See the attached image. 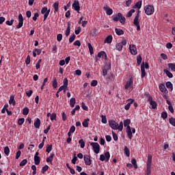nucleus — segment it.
<instances>
[{
    "label": "nucleus",
    "instance_id": "obj_58",
    "mask_svg": "<svg viewBox=\"0 0 175 175\" xmlns=\"http://www.w3.org/2000/svg\"><path fill=\"white\" fill-rule=\"evenodd\" d=\"M38 17H39V13L36 12L34 14V16L32 17V20H33V21H36V20H38Z\"/></svg>",
    "mask_w": 175,
    "mask_h": 175
},
{
    "label": "nucleus",
    "instance_id": "obj_55",
    "mask_svg": "<svg viewBox=\"0 0 175 175\" xmlns=\"http://www.w3.org/2000/svg\"><path fill=\"white\" fill-rule=\"evenodd\" d=\"M24 121H25V119H24L23 118L18 119V125H23V124H24Z\"/></svg>",
    "mask_w": 175,
    "mask_h": 175
},
{
    "label": "nucleus",
    "instance_id": "obj_8",
    "mask_svg": "<svg viewBox=\"0 0 175 175\" xmlns=\"http://www.w3.org/2000/svg\"><path fill=\"white\" fill-rule=\"evenodd\" d=\"M111 68V66L110 64H105L104 68L102 70V75L103 76H107V72L110 70Z\"/></svg>",
    "mask_w": 175,
    "mask_h": 175
},
{
    "label": "nucleus",
    "instance_id": "obj_26",
    "mask_svg": "<svg viewBox=\"0 0 175 175\" xmlns=\"http://www.w3.org/2000/svg\"><path fill=\"white\" fill-rule=\"evenodd\" d=\"M142 55H139L138 56H137V64L138 66H140V65H142Z\"/></svg>",
    "mask_w": 175,
    "mask_h": 175
},
{
    "label": "nucleus",
    "instance_id": "obj_2",
    "mask_svg": "<svg viewBox=\"0 0 175 175\" xmlns=\"http://www.w3.org/2000/svg\"><path fill=\"white\" fill-rule=\"evenodd\" d=\"M151 162H152V156L151 154H148L147 160V168L146 171V175L151 174Z\"/></svg>",
    "mask_w": 175,
    "mask_h": 175
},
{
    "label": "nucleus",
    "instance_id": "obj_13",
    "mask_svg": "<svg viewBox=\"0 0 175 175\" xmlns=\"http://www.w3.org/2000/svg\"><path fill=\"white\" fill-rule=\"evenodd\" d=\"M103 10H105V12H106V14L108 16H111L113 14V9H111L107 6H105V7H103Z\"/></svg>",
    "mask_w": 175,
    "mask_h": 175
},
{
    "label": "nucleus",
    "instance_id": "obj_56",
    "mask_svg": "<svg viewBox=\"0 0 175 175\" xmlns=\"http://www.w3.org/2000/svg\"><path fill=\"white\" fill-rule=\"evenodd\" d=\"M68 79L65 78L63 81L64 87H65V88H68Z\"/></svg>",
    "mask_w": 175,
    "mask_h": 175
},
{
    "label": "nucleus",
    "instance_id": "obj_53",
    "mask_svg": "<svg viewBox=\"0 0 175 175\" xmlns=\"http://www.w3.org/2000/svg\"><path fill=\"white\" fill-rule=\"evenodd\" d=\"M170 124H171V125H172L173 126H175V118H170Z\"/></svg>",
    "mask_w": 175,
    "mask_h": 175
},
{
    "label": "nucleus",
    "instance_id": "obj_5",
    "mask_svg": "<svg viewBox=\"0 0 175 175\" xmlns=\"http://www.w3.org/2000/svg\"><path fill=\"white\" fill-rule=\"evenodd\" d=\"M90 146H92L95 154H99L100 146H99V144H98V142H92L90 144Z\"/></svg>",
    "mask_w": 175,
    "mask_h": 175
},
{
    "label": "nucleus",
    "instance_id": "obj_45",
    "mask_svg": "<svg viewBox=\"0 0 175 175\" xmlns=\"http://www.w3.org/2000/svg\"><path fill=\"white\" fill-rule=\"evenodd\" d=\"M161 118H163V120H166V118H167V113L163 111L161 113Z\"/></svg>",
    "mask_w": 175,
    "mask_h": 175
},
{
    "label": "nucleus",
    "instance_id": "obj_38",
    "mask_svg": "<svg viewBox=\"0 0 175 175\" xmlns=\"http://www.w3.org/2000/svg\"><path fill=\"white\" fill-rule=\"evenodd\" d=\"M150 106H152V109H157V102L154 100H152L150 102Z\"/></svg>",
    "mask_w": 175,
    "mask_h": 175
},
{
    "label": "nucleus",
    "instance_id": "obj_57",
    "mask_svg": "<svg viewBox=\"0 0 175 175\" xmlns=\"http://www.w3.org/2000/svg\"><path fill=\"white\" fill-rule=\"evenodd\" d=\"M13 23H14V19H11V21H7L5 22L7 25H13Z\"/></svg>",
    "mask_w": 175,
    "mask_h": 175
},
{
    "label": "nucleus",
    "instance_id": "obj_1",
    "mask_svg": "<svg viewBox=\"0 0 175 175\" xmlns=\"http://www.w3.org/2000/svg\"><path fill=\"white\" fill-rule=\"evenodd\" d=\"M109 126L115 131L118 129L120 132H122V129H124V122L122 121L118 124L115 120H109Z\"/></svg>",
    "mask_w": 175,
    "mask_h": 175
},
{
    "label": "nucleus",
    "instance_id": "obj_14",
    "mask_svg": "<svg viewBox=\"0 0 175 175\" xmlns=\"http://www.w3.org/2000/svg\"><path fill=\"white\" fill-rule=\"evenodd\" d=\"M84 161L85 165L90 166L91 165V157H90L88 154L84 155Z\"/></svg>",
    "mask_w": 175,
    "mask_h": 175
},
{
    "label": "nucleus",
    "instance_id": "obj_42",
    "mask_svg": "<svg viewBox=\"0 0 175 175\" xmlns=\"http://www.w3.org/2000/svg\"><path fill=\"white\" fill-rule=\"evenodd\" d=\"M131 124V120L127 119L124 121V126H129V124Z\"/></svg>",
    "mask_w": 175,
    "mask_h": 175
},
{
    "label": "nucleus",
    "instance_id": "obj_40",
    "mask_svg": "<svg viewBox=\"0 0 175 175\" xmlns=\"http://www.w3.org/2000/svg\"><path fill=\"white\" fill-rule=\"evenodd\" d=\"M47 170H49V165H45L42 168L41 172L42 173V174H44V173H46Z\"/></svg>",
    "mask_w": 175,
    "mask_h": 175
},
{
    "label": "nucleus",
    "instance_id": "obj_16",
    "mask_svg": "<svg viewBox=\"0 0 175 175\" xmlns=\"http://www.w3.org/2000/svg\"><path fill=\"white\" fill-rule=\"evenodd\" d=\"M142 78L146 77V69L144 68V62L141 65Z\"/></svg>",
    "mask_w": 175,
    "mask_h": 175
},
{
    "label": "nucleus",
    "instance_id": "obj_60",
    "mask_svg": "<svg viewBox=\"0 0 175 175\" xmlns=\"http://www.w3.org/2000/svg\"><path fill=\"white\" fill-rule=\"evenodd\" d=\"M82 109L83 110H85V111H88V107H87V105H85V103H82Z\"/></svg>",
    "mask_w": 175,
    "mask_h": 175
},
{
    "label": "nucleus",
    "instance_id": "obj_63",
    "mask_svg": "<svg viewBox=\"0 0 175 175\" xmlns=\"http://www.w3.org/2000/svg\"><path fill=\"white\" fill-rule=\"evenodd\" d=\"M75 75H76L77 76H81V70H76Z\"/></svg>",
    "mask_w": 175,
    "mask_h": 175
},
{
    "label": "nucleus",
    "instance_id": "obj_12",
    "mask_svg": "<svg viewBox=\"0 0 175 175\" xmlns=\"http://www.w3.org/2000/svg\"><path fill=\"white\" fill-rule=\"evenodd\" d=\"M72 8H74L75 10L77 12V13H80V3L79 1H75L72 3Z\"/></svg>",
    "mask_w": 175,
    "mask_h": 175
},
{
    "label": "nucleus",
    "instance_id": "obj_4",
    "mask_svg": "<svg viewBox=\"0 0 175 175\" xmlns=\"http://www.w3.org/2000/svg\"><path fill=\"white\" fill-rule=\"evenodd\" d=\"M144 10L147 16H151V14H154V12H155V8L152 5H148L144 7Z\"/></svg>",
    "mask_w": 175,
    "mask_h": 175
},
{
    "label": "nucleus",
    "instance_id": "obj_19",
    "mask_svg": "<svg viewBox=\"0 0 175 175\" xmlns=\"http://www.w3.org/2000/svg\"><path fill=\"white\" fill-rule=\"evenodd\" d=\"M9 103H10V105L16 106V100H14V96H13V95L10 96Z\"/></svg>",
    "mask_w": 175,
    "mask_h": 175
},
{
    "label": "nucleus",
    "instance_id": "obj_29",
    "mask_svg": "<svg viewBox=\"0 0 175 175\" xmlns=\"http://www.w3.org/2000/svg\"><path fill=\"white\" fill-rule=\"evenodd\" d=\"M10 153V149L9 148V146H5L4 148V154L8 157Z\"/></svg>",
    "mask_w": 175,
    "mask_h": 175
},
{
    "label": "nucleus",
    "instance_id": "obj_20",
    "mask_svg": "<svg viewBox=\"0 0 175 175\" xmlns=\"http://www.w3.org/2000/svg\"><path fill=\"white\" fill-rule=\"evenodd\" d=\"M97 57L98 58H101V57L103 58L105 57V58L107 57V55H106V53L105 51H100V53H98Z\"/></svg>",
    "mask_w": 175,
    "mask_h": 175
},
{
    "label": "nucleus",
    "instance_id": "obj_62",
    "mask_svg": "<svg viewBox=\"0 0 175 175\" xmlns=\"http://www.w3.org/2000/svg\"><path fill=\"white\" fill-rule=\"evenodd\" d=\"M119 19H120V17L118 16V15H116V16H113V20L115 22L118 21Z\"/></svg>",
    "mask_w": 175,
    "mask_h": 175
},
{
    "label": "nucleus",
    "instance_id": "obj_7",
    "mask_svg": "<svg viewBox=\"0 0 175 175\" xmlns=\"http://www.w3.org/2000/svg\"><path fill=\"white\" fill-rule=\"evenodd\" d=\"M128 88H129L131 91L133 90V80H132V79H129L126 83L124 89L128 90Z\"/></svg>",
    "mask_w": 175,
    "mask_h": 175
},
{
    "label": "nucleus",
    "instance_id": "obj_52",
    "mask_svg": "<svg viewBox=\"0 0 175 175\" xmlns=\"http://www.w3.org/2000/svg\"><path fill=\"white\" fill-rule=\"evenodd\" d=\"M57 119V114L55 113H53L51 116V120L54 121V120Z\"/></svg>",
    "mask_w": 175,
    "mask_h": 175
},
{
    "label": "nucleus",
    "instance_id": "obj_46",
    "mask_svg": "<svg viewBox=\"0 0 175 175\" xmlns=\"http://www.w3.org/2000/svg\"><path fill=\"white\" fill-rule=\"evenodd\" d=\"M112 136H113V139L115 142H117V140H118V136H117V134L116 133H114V131H112Z\"/></svg>",
    "mask_w": 175,
    "mask_h": 175
},
{
    "label": "nucleus",
    "instance_id": "obj_41",
    "mask_svg": "<svg viewBox=\"0 0 175 175\" xmlns=\"http://www.w3.org/2000/svg\"><path fill=\"white\" fill-rule=\"evenodd\" d=\"M51 150H53V145H52V144H51V145H47V146H46V151L48 153H50V152L51 151Z\"/></svg>",
    "mask_w": 175,
    "mask_h": 175
},
{
    "label": "nucleus",
    "instance_id": "obj_9",
    "mask_svg": "<svg viewBox=\"0 0 175 175\" xmlns=\"http://www.w3.org/2000/svg\"><path fill=\"white\" fill-rule=\"evenodd\" d=\"M133 24L137 27V31H140V22H139V15L136 14L134 21Z\"/></svg>",
    "mask_w": 175,
    "mask_h": 175
},
{
    "label": "nucleus",
    "instance_id": "obj_48",
    "mask_svg": "<svg viewBox=\"0 0 175 175\" xmlns=\"http://www.w3.org/2000/svg\"><path fill=\"white\" fill-rule=\"evenodd\" d=\"M101 118V122H103V124H107V119L106 118V116H102Z\"/></svg>",
    "mask_w": 175,
    "mask_h": 175
},
{
    "label": "nucleus",
    "instance_id": "obj_30",
    "mask_svg": "<svg viewBox=\"0 0 175 175\" xmlns=\"http://www.w3.org/2000/svg\"><path fill=\"white\" fill-rule=\"evenodd\" d=\"M79 144H80L81 148H84V147H85V142H84L83 139L79 141Z\"/></svg>",
    "mask_w": 175,
    "mask_h": 175
},
{
    "label": "nucleus",
    "instance_id": "obj_28",
    "mask_svg": "<svg viewBox=\"0 0 175 175\" xmlns=\"http://www.w3.org/2000/svg\"><path fill=\"white\" fill-rule=\"evenodd\" d=\"M165 85L167 88H169L171 91H173V84H172V82L168 81L165 83Z\"/></svg>",
    "mask_w": 175,
    "mask_h": 175
},
{
    "label": "nucleus",
    "instance_id": "obj_34",
    "mask_svg": "<svg viewBox=\"0 0 175 175\" xmlns=\"http://www.w3.org/2000/svg\"><path fill=\"white\" fill-rule=\"evenodd\" d=\"M52 85L53 88H57V87H58V83H57V78L53 77Z\"/></svg>",
    "mask_w": 175,
    "mask_h": 175
},
{
    "label": "nucleus",
    "instance_id": "obj_25",
    "mask_svg": "<svg viewBox=\"0 0 175 175\" xmlns=\"http://www.w3.org/2000/svg\"><path fill=\"white\" fill-rule=\"evenodd\" d=\"M122 47H123L122 44H121L120 42L117 43L116 44V48L117 49L118 51H121L122 50Z\"/></svg>",
    "mask_w": 175,
    "mask_h": 175
},
{
    "label": "nucleus",
    "instance_id": "obj_35",
    "mask_svg": "<svg viewBox=\"0 0 175 175\" xmlns=\"http://www.w3.org/2000/svg\"><path fill=\"white\" fill-rule=\"evenodd\" d=\"M59 6V3H58V1H56L55 3H54L53 8L55 9V12H58Z\"/></svg>",
    "mask_w": 175,
    "mask_h": 175
},
{
    "label": "nucleus",
    "instance_id": "obj_31",
    "mask_svg": "<svg viewBox=\"0 0 175 175\" xmlns=\"http://www.w3.org/2000/svg\"><path fill=\"white\" fill-rule=\"evenodd\" d=\"M89 51L90 53V55H92L94 54V48L92 47V45H91L90 43L88 44Z\"/></svg>",
    "mask_w": 175,
    "mask_h": 175
},
{
    "label": "nucleus",
    "instance_id": "obj_24",
    "mask_svg": "<svg viewBox=\"0 0 175 175\" xmlns=\"http://www.w3.org/2000/svg\"><path fill=\"white\" fill-rule=\"evenodd\" d=\"M75 105H76V98H70V106H71V107H75Z\"/></svg>",
    "mask_w": 175,
    "mask_h": 175
},
{
    "label": "nucleus",
    "instance_id": "obj_17",
    "mask_svg": "<svg viewBox=\"0 0 175 175\" xmlns=\"http://www.w3.org/2000/svg\"><path fill=\"white\" fill-rule=\"evenodd\" d=\"M159 90H160V91H161V92H163L165 94H167V89H166V86H165V85L160 84Z\"/></svg>",
    "mask_w": 175,
    "mask_h": 175
},
{
    "label": "nucleus",
    "instance_id": "obj_39",
    "mask_svg": "<svg viewBox=\"0 0 175 175\" xmlns=\"http://www.w3.org/2000/svg\"><path fill=\"white\" fill-rule=\"evenodd\" d=\"M124 154L126 155V157H129V155H131V153L129 152V148H128L127 146L124 147Z\"/></svg>",
    "mask_w": 175,
    "mask_h": 175
},
{
    "label": "nucleus",
    "instance_id": "obj_43",
    "mask_svg": "<svg viewBox=\"0 0 175 175\" xmlns=\"http://www.w3.org/2000/svg\"><path fill=\"white\" fill-rule=\"evenodd\" d=\"M104 156L105 158V161H107H107H109V159H110V152H105Z\"/></svg>",
    "mask_w": 175,
    "mask_h": 175
},
{
    "label": "nucleus",
    "instance_id": "obj_49",
    "mask_svg": "<svg viewBox=\"0 0 175 175\" xmlns=\"http://www.w3.org/2000/svg\"><path fill=\"white\" fill-rule=\"evenodd\" d=\"M26 65H29L31 64V56L27 55V59L25 60Z\"/></svg>",
    "mask_w": 175,
    "mask_h": 175
},
{
    "label": "nucleus",
    "instance_id": "obj_61",
    "mask_svg": "<svg viewBox=\"0 0 175 175\" xmlns=\"http://www.w3.org/2000/svg\"><path fill=\"white\" fill-rule=\"evenodd\" d=\"M33 92L32 90H29V91L26 92L27 96H28V98L31 97Z\"/></svg>",
    "mask_w": 175,
    "mask_h": 175
},
{
    "label": "nucleus",
    "instance_id": "obj_15",
    "mask_svg": "<svg viewBox=\"0 0 175 175\" xmlns=\"http://www.w3.org/2000/svg\"><path fill=\"white\" fill-rule=\"evenodd\" d=\"M34 127L36 129H39L40 128V119L39 118H36L34 120Z\"/></svg>",
    "mask_w": 175,
    "mask_h": 175
},
{
    "label": "nucleus",
    "instance_id": "obj_27",
    "mask_svg": "<svg viewBox=\"0 0 175 175\" xmlns=\"http://www.w3.org/2000/svg\"><path fill=\"white\" fill-rule=\"evenodd\" d=\"M90 121V120L88 118L85 119L83 120V122H82V125L83 126H84V128H88V122Z\"/></svg>",
    "mask_w": 175,
    "mask_h": 175
},
{
    "label": "nucleus",
    "instance_id": "obj_10",
    "mask_svg": "<svg viewBox=\"0 0 175 175\" xmlns=\"http://www.w3.org/2000/svg\"><path fill=\"white\" fill-rule=\"evenodd\" d=\"M24 24V18H23V14H20L18 15V24L16 25V28L18 29H20L23 27V25Z\"/></svg>",
    "mask_w": 175,
    "mask_h": 175
},
{
    "label": "nucleus",
    "instance_id": "obj_64",
    "mask_svg": "<svg viewBox=\"0 0 175 175\" xmlns=\"http://www.w3.org/2000/svg\"><path fill=\"white\" fill-rule=\"evenodd\" d=\"M172 35L174 36V42H175V27H172Z\"/></svg>",
    "mask_w": 175,
    "mask_h": 175
},
{
    "label": "nucleus",
    "instance_id": "obj_36",
    "mask_svg": "<svg viewBox=\"0 0 175 175\" xmlns=\"http://www.w3.org/2000/svg\"><path fill=\"white\" fill-rule=\"evenodd\" d=\"M168 68L171 69L173 72H175V64L173 63L168 64Z\"/></svg>",
    "mask_w": 175,
    "mask_h": 175
},
{
    "label": "nucleus",
    "instance_id": "obj_44",
    "mask_svg": "<svg viewBox=\"0 0 175 175\" xmlns=\"http://www.w3.org/2000/svg\"><path fill=\"white\" fill-rule=\"evenodd\" d=\"M131 163H132V165H133L135 169H137V163H136V159H132Z\"/></svg>",
    "mask_w": 175,
    "mask_h": 175
},
{
    "label": "nucleus",
    "instance_id": "obj_23",
    "mask_svg": "<svg viewBox=\"0 0 175 175\" xmlns=\"http://www.w3.org/2000/svg\"><path fill=\"white\" fill-rule=\"evenodd\" d=\"M115 32H116V35H119V36L124 35V31H122V29H121L116 28Z\"/></svg>",
    "mask_w": 175,
    "mask_h": 175
},
{
    "label": "nucleus",
    "instance_id": "obj_11",
    "mask_svg": "<svg viewBox=\"0 0 175 175\" xmlns=\"http://www.w3.org/2000/svg\"><path fill=\"white\" fill-rule=\"evenodd\" d=\"M129 50H130V53L132 54V55H136L137 54V51L136 49V45L130 44Z\"/></svg>",
    "mask_w": 175,
    "mask_h": 175
},
{
    "label": "nucleus",
    "instance_id": "obj_37",
    "mask_svg": "<svg viewBox=\"0 0 175 175\" xmlns=\"http://www.w3.org/2000/svg\"><path fill=\"white\" fill-rule=\"evenodd\" d=\"M70 34V25L68 24L65 32V35L66 36H68Z\"/></svg>",
    "mask_w": 175,
    "mask_h": 175
},
{
    "label": "nucleus",
    "instance_id": "obj_18",
    "mask_svg": "<svg viewBox=\"0 0 175 175\" xmlns=\"http://www.w3.org/2000/svg\"><path fill=\"white\" fill-rule=\"evenodd\" d=\"M118 17H119L120 23H121V24H125V17L122 16V14L119 12Z\"/></svg>",
    "mask_w": 175,
    "mask_h": 175
},
{
    "label": "nucleus",
    "instance_id": "obj_51",
    "mask_svg": "<svg viewBox=\"0 0 175 175\" xmlns=\"http://www.w3.org/2000/svg\"><path fill=\"white\" fill-rule=\"evenodd\" d=\"M75 39H76V35L73 34L72 36L69 38V43H73Z\"/></svg>",
    "mask_w": 175,
    "mask_h": 175
},
{
    "label": "nucleus",
    "instance_id": "obj_47",
    "mask_svg": "<svg viewBox=\"0 0 175 175\" xmlns=\"http://www.w3.org/2000/svg\"><path fill=\"white\" fill-rule=\"evenodd\" d=\"M135 13V10H131L126 14V17H132V14Z\"/></svg>",
    "mask_w": 175,
    "mask_h": 175
},
{
    "label": "nucleus",
    "instance_id": "obj_50",
    "mask_svg": "<svg viewBox=\"0 0 175 175\" xmlns=\"http://www.w3.org/2000/svg\"><path fill=\"white\" fill-rule=\"evenodd\" d=\"M28 161L27 159H23L21 163H20V166H25L27 165Z\"/></svg>",
    "mask_w": 175,
    "mask_h": 175
},
{
    "label": "nucleus",
    "instance_id": "obj_22",
    "mask_svg": "<svg viewBox=\"0 0 175 175\" xmlns=\"http://www.w3.org/2000/svg\"><path fill=\"white\" fill-rule=\"evenodd\" d=\"M164 73H165V75H167V77H169L170 79H172L173 77V74H172V72H170V71L164 69L163 70Z\"/></svg>",
    "mask_w": 175,
    "mask_h": 175
},
{
    "label": "nucleus",
    "instance_id": "obj_33",
    "mask_svg": "<svg viewBox=\"0 0 175 175\" xmlns=\"http://www.w3.org/2000/svg\"><path fill=\"white\" fill-rule=\"evenodd\" d=\"M29 113V109L28 107H25L23 110V116H28Z\"/></svg>",
    "mask_w": 175,
    "mask_h": 175
},
{
    "label": "nucleus",
    "instance_id": "obj_3",
    "mask_svg": "<svg viewBox=\"0 0 175 175\" xmlns=\"http://www.w3.org/2000/svg\"><path fill=\"white\" fill-rule=\"evenodd\" d=\"M126 132L127 133V137H129L130 140H132L133 137V133H136V129H135V128H131V126H128Z\"/></svg>",
    "mask_w": 175,
    "mask_h": 175
},
{
    "label": "nucleus",
    "instance_id": "obj_21",
    "mask_svg": "<svg viewBox=\"0 0 175 175\" xmlns=\"http://www.w3.org/2000/svg\"><path fill=\"white\" fill-rule=\"evenodd\" d=\"M113 41V36H108L105 40V43H111Z\"/></svg>",
    "mask_w": 175,
    "mask_h": 175
},
{
    "label": "nucleus",
    "instance_id": "obj_59",
    "mask_svg": "<svg viewBox=\"0 0 175 175\" xmlns=\"http://www.w3.org/2000/svg\"><path fill=\"white\" fill-rule=\"evenodd\" d=\"M57 42H61V40H62V34L61 33L57 34Z\"/></svg>",
    "mask_w": 175,
    "mask_h": 175
},
{
    "label": "nucleus",
    "instance_id": "obj_32",
    "mask_svg": "<svg viewBox=\"0 0 175 175\" xmlns=\"http://www.w3.org/2000/svg\"><path fill=\"white\" fill-rule=\"evenodd\" d=\"M34 163L35 165H39V163H40V157H34Z\"/></svg>",
    "mask_w": 175,
    "mask_h": 175
},
{
    "label": "nucleus",
    "instance_id": "obj_54",
    "mask_svg": "<svg viewBox=\"0 0 175 175\" xmlns=\"http://www.w3.org/2000/svg\"><path fill=\"white\" fill-rule=\"evenodd\" d=\"M135 6L137 9H140V8H142V1L137 2L136 4L135 5Z\"/></svg>",
    "mask_w": 175,
    "mask_h": 175
},
{
    "label": "nucleus",
    "instance_id": "obj_6",
    "mask_svg": "<svg viewBox=\"0 0 175 175\" xmlns=\"http://www.w3.org/2000/svg\"><path fill=\"white\" fill-rule=\"evenodd\" d=\"M41 13L44 14V21H46L47 17H49V14H50V9L47 10L46 7H44L41 10Z\"/></svg>",
    "mask_w": 175,
    "mask_h": 175
}]
</instances>
